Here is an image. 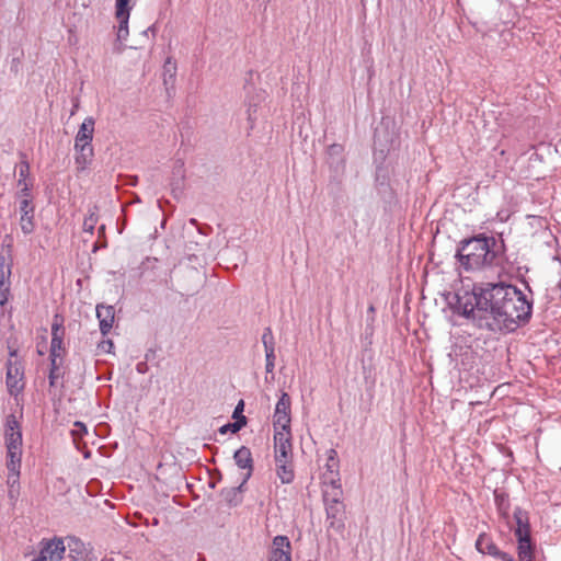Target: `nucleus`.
<instances>
[{
    "label": "nucleus",
    "mask_w": 561,
    "mask_h": 561,
    "mask_svg": "<svg viewBox=\"0 0 561 561\" xmlns=\"http://www.w3.org/2000/svg\"><path fill=\"white\" fill-rule=\"evenodd\" d=\"M529 295L505 283L476 284L472 291L456 295L455 312L471 320L479 329L514 331L529 322L533 314V290Z\"/></svg>",
    "instance_id": "1"
},
{
    "label": "nucleus",
    "mask_w": 561,
    "mask_h": 561,
    "mask_svg": "<svg viewBox=\"0 0 561 561\" xmlns=\"http://www.w3.org/2000/svg\"><path fill=\"white\" fill-rule=\"evenodd\" d=\"M455 257L468 272L496 266L501 261L496 239L484 233L460 240Z\"/></svg>",
    "instance_id": "2"
},
{
    "label": "nucleus",
    "mask_w": 561,
    "mask_h": 561,
    "mask_svg": "<svg viewBox=\"0 0 561 561\" xmlns=\"http://www.w3.org/2000/svg\"><path fill=\"white\" fill-rule=\"evenodd\" d=\"M39 547L38 556L33 561H61L66 552L65 541L59 537L43 539Z\"/></svg>",
    "instance_id": "3"
},
{
    "label": "nucleus",
    "mask_w": 561,
    "mask_h": 561,
    "mask_svg": "<svg viewBox=\"0 0 561 561\" xmlns=\"http://www.w3.org/2000/svg\"><path fill=\"white\" fill-rule=\"evenodd\" d=\"M5 385L13 397H18L24 390V367L20 360H8Z\"/></svg>",
    "instance_id": "4"
},
{
    "label": "nucleus",
    "mask_w": 561,
    "mask_h": 561,
    "mask_svg": "<svg viewBox=\"0 0 561 561\" xmlns=\"http://www.w3.org/2000/svg\"><path fill=\"white\" fill-rule=\"evenodd\" d=\"M68 548V558L70 561H98L93 548L84 543L81 539L69 536L66 538Z\"/></svg>",
    "instance_id": "5"
},
{
    "label": "nucleus",
    "mask_w": 561,
    "mask_h": 561,
    "mask_svg": "<svg viewBox=\"0 0 561 561\" xmlns=\"http://www.w3.org/2000/svg\"><path fill=\"white\" fill-rule=\"evenodd\" d=\"M290 405H291V400H290L289 394L287 392H282V394L276 403L275 413L273 416L274 431L290 430V422H291Z\"/></svg>",
    "instance_id": "6"
},
{
    "label": "nucleus",
    "mask_w": 561,
    "mask_h": 561,
    "mask_svg": "<svg viewBox=\"0 0 561 561\" xmlns=\"http://www.w3.org/2000/svg\"><path fill=\"white\" fill-rule=\"evenodd\" d=\"M64 319L61 316L55 314L51 323V342L49 350V358H62L66 352L64 347Z\"/></svg>",
    "instance_id": "7"
},
{
    "label": "nucleus",
    "mask_w": 561,
    "mask_h": 561,
    "mask_svg": "<svg viewBox=\"0 0 561 561\" xmlns=\"http://www.w3.org/2000/svg\"><path fill=\"white\" fill-rule=\"evenodd\" d=\"M275 461H293V446L290 430L274 431Z\"/></svg>",
    "instance_id": "8"
},
{
    "label": "nucleus",
    "mask_w": 561,
    "mask_h": 561,
    "mask_svg": "<svg viewBox=\"0 0 561 561\" xmlns=\"http://www.w3.org/2000/svg\"><path fill=\"white\" fill-rule=\"evenodd\" d=\"M4 439L7 449L18 450L19 448H22L21 426L13 414L7 416Z\"/></svg>",
    "instance_id": "9"
},
{
    "label": "nucleus",
    "mask_w": 561,
    "mask_h": 561,
    "mask_svg": "<svg viewBox=\"0 0 561 561\" xmlns=\"http://www.w3.org/2000/svg\"><path fill=\"white\" fill-rule=\"evenodd\" d=\"M20 226L24 234H31L35 229V206L32 199H20Z\"/></svg>",
    "instance_id": "10"
},
{
    "label": "nucleus",
    "mask_w": 561,
    "mask_h": 561,
    "mask_svg": "<svg viewBox=\"0 0 561 561\" xmlns=\"http://www.w3.org/2000/svg\"><path fill=\"white\" fill-rule=\"evenodd\" d=\"M233 460L240 469L245 470L242 480L243 483H247L253 472V458L250 448L241 446L234 451Z\"/></svg>",
    "instance_id": "11"
},
{
    "label": "nucleus",
    "mask_w": 561,
    "mask_h": 561,
    "mask_svg": "<svg viewBox=\"0 0 561 561\" xmlns=\"http://www.w3.org/2000/svg\"><path fill=\"white\" fill-rule=\"evenodd\" d=\"M321 484L324 503L343 502L341 479L322 480Z\"/></svg>",
    "instance_id": "12"
},
{
    "label": "nucleus",
    "mask_w": 561,
    "mask_h": 561,
    "mask_svg": "<svg viewBox=\"0 0 561 561\" xmlns=\"http://www.w3.org/2000/svg\"><path fill=\"white\" fill-rule=\"evenodd\" d=\"M327 519L329 522V526L331 528L341 529L344 527L343 518L345 513V507L343 502L339 503H324Z\"/></svg>",
    "instance_id": "13"
},
{
    "label": "nucleus",
    "mask_w": 561,
    "mask_h": 561,
    "mask_svg": "<svg viewBox=\"0 0 561 561\" xmlns=\"http://www.w3.org/2000/svg\"><path fill=\"white\" fill-rule=\"evenodd\" d=\"M75 164L78 172L85 171L91 164L94 156L93 146L75 145Z\"/></svg>",
    "instance_id": "14"
},
{
    "label": "nucleus",
    "mask_w": 561,
    "mask_h": 561,
    "mask_svg": "<svg viewBox=\"0 0 561 561\" xmlns=\"http://www.w3.org/2000/svg\"><path fill=\"white\" fill-rule=\"evenodd\" d=\"M95 121L92 116L84 118L75 137V145L92 146Z\"/></svg>",
    "instance_id": "15"
},
{
    "label": "nucleus",
    "mask_w": 561,
    "mask_h": 561,
    "mask_svg": "<svg viewBox=\"0 0 561 561\" xmlns=\"http://www.w3.org/2000/svg\"><path fill=\"white\" fill-rule=\"evenodd\" d=\"M114 314L115 312L112 306L99 305L96 307V317L99 319V327L103 336L107 335L113 328Z\"/></svg>",
    "instance_id": "16"
},
{
    "label": "nucleus",
    "mask_w": 561,
    "mask_h": 561,
    "mask_svg": "<svg viewBox=\"0 0 561 561\" xmlns=\"http://www.w3.org/2000/svg\"><path fill=\"white\" fill-rule=\"evenodd\" d=\"M10 275L11 265L4 266V257H1L0 263V306L3 307L10 298Z\"/></svg>",
    "instance_id": "17"
},
{
    "label": "nucleus",
    "mask_w": 561,
    "mask_h": 561,
    "mask_svg": "<svg viewBox=\"0 0 561 561\" xmlns=\"http://www.w3.org/2000/svg\"><path fill=\"white\" fill-rule=\"evenodd\" d=\"M516 528L514 529L515 537L530 536V524L528 512L522 507H515L513 513Z\"/></svg>",
    "instance_id": "18"
},
{
    "label": "nucleus",
    "mask_w": 561,
    "mask_h": 561,
    "mask_svg": "<svg viewBox=\"0 0 561 561\" xmlns=\"http://www.w3.org/2000/svg\"><path fill=\"white\" fill-rule=\"evenodd\" d=\"M245 484L242 480L238 486L221 489L219 494L228 506L236 507L242 503V492Z\"/></svg>",
    "instance_id": "19"
},
{
    "label": "nucleus",
    "mask_w": 561,
    "mask_h": 561,
    "mask_svg": "<svg viewBox=\"0 0 561 561\" xmlns=\"http://www.w3.org/2000/svg\"><path fill=\"white\" fill-rule=\"evenodd\" d=\"M476 549L483 554L496 558L502 551L497 548L492 537L486 533H481L476 540Z\"/></svg>",
    "instance_id": "20"
},
{
    "label": "nucleus",
    "mask_w": 561,
    "mask_h": 561,
    "mask_svg": "<svg viewBox=\"0 0 561 561\" xmlns=\"http://www.w3.org/2000/svg\"><path fill=\"white\" fill-rule=\"evenodd\" d=\"M325 472L322 473V480L341 479L340 477V460L335 449L328 450V458L325 462Z\"/></svg>",
    "instance_id": "21"
},
{
    "label": "nucleus",
    "mask_w": 561,
    "mask_h": 561,
    "mask_svg": "<svg viewBox=\"0 0 561 561\" xmlns=\"http://www.w3.org/2000/svg\"><path fill=\"white\" fill-rule=\"evenodd\" d=\"M7 468L10 472L9 480L14 477L13 483H15L20 477V468H21V458H22V448L18 450L7 449Z\"/></svg>",
    "instance_id": "22"
},
{
    "label": "nucleus",
    "mask_w": 561,
    "mask_h": 561,
    "mask_svg": "<svg viewBox=\"0 0 561 561\" xmlns=\"http://www.w3.org/2000/svg\"><path fill=\"white\" fill-rule=\"evenodd\" d=\"M276 463V474L284 484L291 483L295 479L293 461L278 460Z\"/></svg>",
    "instance_id": "23"
},
{
    "label": "nucleus",
    "mask_w": 561,
    "mask_h": 561,
    "mask_svg": "<svg viewBox=\"0 0 561 561\" xmlns=\"http://www.w3.org/2000/svg\"><path fill=\"white\" fill-rule=\"evenodd\" d=\"M19 157L21 161L16 167L19 174L18 185L32 184V181L30 180L31 165L27 160V156L25 152L20 151Z\"/></svg>",
    "instance_id": "24"
},
{
    "label": "nucleus",
    "mask_w": 561,
    "mask_h": 561,
    "mask_svg": "<svg viewBox=\"0 0 561 561\" xmlns=\"http://www.w3.org/2000/svg\"><path fill=\"white\" fill-rule=\"evenodd\" d=\"M494 501L500 516L504 519H508L511 508L508 494L505 492L495 491Z\"/></svg>",
    "instance_id": "25"
},
{
    "label": "nucleus",
    "mask_w": 561,
    "mask_h": 561,
    "mask_svg": "<svg viewBox=\"0 0 561 561\" xmlns=\"http://www.w3.org/2000/svg\"><path fill=\"white\" fill-rule=\"evenodd\" d=\"M517 539V554L518 559H526L528 556H534V545L531 536L516 537Z\"/></svg>",
    "instance_id": "26"
},
{
    "label": "nucleus",
    "mask_w": 561,
    "mask_h": 561,
    "mask_svg": "<svg viewBox=\"0 0 561 561\" xmlns=\"http://www.w3.org/2000/svg\"><path fill=\"white\" fill-rule=\"evenodd\" d=\"M129 14L130 13H125L124 15H121V14L116 13V19L118 21L116 36H117V41L119 43H123L124 41H126V38L128 36Z\"/></svg>",
    "instance_id": "27"
},
{
    "label": "nucleus",
    "mask_w": 561,
    "mask_h": 561,
    "mask_svg": "<svg viewBox=\"0 0 561 561\" xmlns=\"http://www.w3.org/2000/svg\"><path fill=\"white\" fill-rule=\"evenodd\" d=\"M50 360V369H49V386L55 387L56 382L59 378L62 377L60 366L62 363V358H49Z\"/></svg>",
    "instance_id": "28"
},
{
    "label": "nucleus",
    "mask_w": 561,
    "mask_h": 561,
    "mask_svg": "<svg viewBox=\"0 0 561 561\" xmlns=\"http://www.w3.org/2000/svg\"><path fill=\"white\" fill-rule=\"evenodd\" d=\"M247 424V417L244 415H241L238 421H234L233 423H228L222 425L219 428V432L221 434H226L227 432L237 433L239 432L243 426Z\"/></svg>",
    "instance_id": "29"
},
{
    "label": "nucleus",
    "mask_w": 561,
    "mask_h": 561,
    "mask_svg": "<svg viewBox=\"0 0 561 561\" xmlns=\"http://www.w3.org/2000/svg\"><path fill=\"white\" fill-rule=\"evenodd\" d=\"M268 561H291V550L272 549Z\"/></svg>",
    "instance_id": "30"
},
{
    "label": "nucleus",
    "mask_w": 561,
    "mask_h": 561,
    "mask_svg": "<svg viewBox=\"0 0 561 561\" xmlns=\"http://www.w3.org/2000/svg\"><path fill=\"white\" fill-rule=\"evenodd\" d=\"M272 549L291 550V545L288 537L283 535L274 537Z\"/></svg>",
    "instance_id": "31"
},
{
    "label": "nucleus",
    "mask_w": 561,
    "mask_h": 561,
    "mask_svg": "<svg viewBox=\"0 0 561 561\" xmlns=\"http://www.w3.org/2000/svg\"><path fill=\"white\" fill-rule=\"evenodd\" d=\"M343 152H344V147L341 144H332L328 148L329 157L331 159L336 158L341 162H344Z\"/></svg>",
    "instance_id": "32"
},
{
    "label": "nucleus",
    "mask_w": 561,
    "mask_h": 561,
    "mask_svg": "<svg viewBox=\"0 0 561 561\" xmlns=\"http://www.w3.org/2000/svg\"><path fill=\"white\" fill-rule=\"evenodd\" d=\"M262 343L264 350L275 348V340L270 327L265 328L262 334Z\"/></svg>",
    "instance_id": "33"
},
{
    "label": "nucleus",
    "mask_w": 561,
    "mask_h": 561,
    "mask_svg": "<svg viewBox=\"0 0 561 561\" xmlns=\"http://www.w3.org/2000/svg\"><path fill=\"white\" fill-rule=\"evenodd\" d=\"M98 222V216L95 213H90L83 220V229L85 232L93 233L94 227Z\"/></svg>",
    "instance_id": "34"
},
{
    "label": "nucleus",
    "mask_w": 561,
    "mask_h": 561,
    "mask_svg": "<svg viewBox=\"0 0 561 561\" xmlns=\"http://www.w3.org/2000/svg\"><path fill=\"white\" fill-rule=\"evenodd\" d=\"M87 433H88V428H87L85 424H83L82 422H79V421L75 422L73 428L71 430V435L73 436L75 439L77 437H82Z\"/></svg>",
    "instance_id": "35"
},
{
    "label": "nucleus",
    "mask_w": 561,
    "mask_h": 561,
    "mask_svg": "<svg viewBox=\"0 0 561 561\" xmlns=\"http://www.w3.org/2000/svg\"><path fill=\"white\" fill-rule=\"evenodd\" d=\"M130 0H116V13L124 15L130 13L131 7L129 5Z\"/></svg>",
    "instance_id": "36"
},
{
    "label": "nucleus",
    "mask_w": 561,
    "mask_h": 561,
    "mask_svg": "<svg viewBox=\"0 0 561 561\" xmlns=\"http://www.w3.org/2000/svg\"><path fill=\"white\" fill-rule=\"evenodd\" d=\"M20 187V191L18 192V196L21 199H32V184H24V185H18Z\"/></svg>",
    "instance_id": "37"
},
{
    "label": "nucleus",
    "mask_w": 561,
    "mask_h": 561,
    "mask_svg": "<svg viewBox=\"0 0 561 561\" xmlns=\"http://www.w3.org/2000/svg\"><path fill=\"white\" fill-rule=\"evenodd\" d=\"M114 348V343L112 340L110 339H105V340H102L99 344H98V351L100 353H105V354H110L112 353Z\"/></svg>",
    "instance_id": "38"
},
{
    "label": "nucleus",
    "mask_w": 561,
    "mask_h": 561,
    "mask_svg": "<svg viewBox=\"0 0 561 561\" xmlns=\"http://www.w3.org/2000/svg\"><path fill=\"white\" fill-rule=\"evenodd\" d=\"M174 81H175V72H169L168 76L164 75L163 83L165 85L168 95H171V90H173Z\"/></svg>",
    "instance_id": "39"
},
{
    "label": "nucleus",
    "mask_w": 561,
    "mask_h": 561,
    "mask_svg": "<svg viewBox=\"0 0 561 561\" xmlns=\"http://www.w3.org/2000/svg\"><path fill=\"white\" fill-rule=\"evenodd\" d=\"M243 408H244V402L243 400H240L239 403L237 404V407L234 408V411L232 413V417L238 421V419H240L243 412Z\"/></svg>",
    "instance_id": "40"
},
{
    "label": "nucleus",
    "mask_w": 561,
    "mask_h": 561,
    "mask_svg": "<svg viewBox=\"0 0 561 561\" xmlns=\"http://www.w3.org/2000/svg\"><path fill=\"white\" fill-rule=\"evenodd\" d=\"M265 351V363H275V348H268Z\"/></svg>",
    "instance_id": "41"
},
{
    "label": "nucleus",
    "mask_w": 561,
    "mask_h": 561,
    "mask_svg": "<svg viewBox=\"0 0 561 561\" xmlns=\"http://www.w3.org/2000/svg\"><path fill=\"white\" fill-rule=\"evenodd\" d=\"M496 559H500V560H502V561H515L511 554H508V553H506V552H504V551H502V552L496 557Z\"/></svg>",
    "instance_id": "42"
},
{
    "label": "nucleus",
    "mask_w": 561,
    "mask_h": 561,
    "mask_svg": "<svg viewBox=\"0 0 561 561\" xmlns=\"http://www.w3.org/2000/svg\"><path fill=\"white\" fill-rule=\"evenodd\" d=\"M78 108H79V99L76 98L73 100V106L71 108L70 115L71 116L75 115V113L78 111Z\"/></svg>",
    "instance_id": "43"
},
{
    "label": "nucleus",
    "mask_w": 561,
    "mask_h": 561,
    "mask_svg": "<svg viewBox=\"0 0 561 561\" xmlns=\"http://www.w3.org/2000/svg\"><path fill=\"white\" fill-rule=\"evenodd\" d=\"M275 368V363H265V370L267 374H272Z\"/></svg>",
    "instance_id": "44"
},
{
    "label": "nucleus",
    "mask_w": 561,
    "mask_h": 561,
    "mask_svg": "<svg viewBox=\"0 0 561 561\" xmlns=\"http://www.w3.org/2000/svg\"><path fill=\"white\" fill-rule=\"evenodd\" d=\"M216 484H217V481H209V482H208V486H209L210 489H215V488H216Z\"/></svg>",
    "instance_id": "45"
},
{
    "label": "nucleus",
    "mask_w": 561,
    "mask_h": 561,
    "mask_svg": "<svg viewBox=\"0 0 561 561\" xmlns=\"http://www.w3.org/2000/svg\"><path fill=\"white\" fill-rule=\"evenodd\" d=\"M519 561H534V556H528L526 559H518Z\"/></svg>",
    "instance_id": "46"
},
{
    "label": "nucleus",
    "mask_w": 561,
    "mask_h": 561,
    "mask_svg": "<svg viewBox=\"0 0 561 561\" xmlns=\"http://www.w3.org/2000/svg\"><path fill=\"white\" fill-rule=\"evenodd\" d=\"M137 370H138V373H144L142 364L137 365Z\"/></svg>",
    "instance_id": "47"
},
{
    "label": "nucleus",
    "mask_w": 561,
    "mask_h": 561,
    "mask_svg": "<svg viewBox=\"0 0 561 561\" xmlns=\"http://www.w3.org/2000/svg\"><path fill=\"white\" fill-rule=\"evenodd\" d=\"M10 356H11V357H12V356H16V351H15V350H14V351H11V352H10Z\"/></svg>",
    "instance_id": "48"
},
{
    "label": "nucleus",
    "mask_w": 561,
    "mask_h": 561,
    "mask_svg": "<svg viewBox=\"0 0 561 561\" xmlns=\"http://www.w3.org/2000/svg\"><path fill=\"white\" fill-rule=\"evenodd\" d=\"M102 561H114V559L113 558H104V559H102Z\"/></svg>",
    "instance_id": "49"
},
{
    "label": "nucleus",
    "mask_w": 561,
    "mask_h": 561,
    "mask_svg": "<svg viewBox=\"0 0 561 561\" xmlns=\"http://www.w3.org/2000/svg\"><path fill=\"white\" fill-rule=\"evenodd\" d=\"M368 310H369V312H374L375 311L374 306H369Z\"/></svg>",
    "instance_id": "50"
},
{
    "label": "nucleus",
    "mask_w": 561,
    "mask_h": 561,
    "mask_svg": "<svg viewBox=\"0 0 561 561\" xmlns=\"http://www.w3.org/2000/svg\"><path fill=\"white\" fill-rule=\"evenodd\" d=\"M170 65H171V61H170V60H167V62H165L164 67L167 68V67H169Z\"/></svg>",
    "instance_id": "51"
},
{
    "label": "nucleus",
    "mask_w": 561,
    "mask_h": 561,
    "mask_svg": "<svg viewBox=\"0 0 561 561\" xmlns=\"http://www.w3.org/2000/svg\"><path fill=\"white\" fill-rule=\"evenodd\" d=\"M220 480H221V473H220V472H218V479H217V481H220Z\"/></svg>",
    "instance_id": "52"
}]
</instances>
